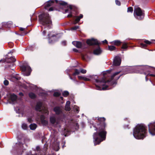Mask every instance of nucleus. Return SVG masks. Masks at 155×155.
Wrapping results in <instances>:
<instances>
[{"instance_id":"obj_1","label":"nucleus","mask_w":155,"mask_h":155,"mask_svg":"<svg viewBox=\"0 0 155 155\" xmlns=\"http://www.w3.org/2000/svg\"><path fill=\"white\" fill-rule=\"evenodd\" d=\"M98 123L92 125L90 127L97 131L93 135L94 145L98 144L105 140L107 132L105 131L106 124L104 122L105 119L104 117L98 118Z\"/></svg>"},{"instance_id":"obj_2","label":"nucleus","mask_w":155,"mask_h":155,"mask_svg":"<svg viewBox=\"0 0 155 155\" xmlns=\"http://www.w3.org/2000/svg\"><path fill=\"white\" fill-rule=\"evenodd\" d=\"M119 72H118L114 73L111 76V79L107 81L104 78H102L101 80L98 79V77L97 75H89L88 76V77L95 80V82L97 83L95 85L97 90H105L110 89L108 88V85H113L114 84L115 85L116 84V82H113L112 80L113 79L114 77L118 74Z\"/></svg>"},{"instance_id":"obj_3","label":"nucleus","mask_w":155,"mask_h":155,"mask_svg":"<svg viewBox=\"0 0 155 155\" xmlns=\"http://www.w3.org/2000/svg\"><path fill=\"white\" fill-rule=\"evenodd\" d=\"M133 134L135 138L143 139L147 136L146 127L143 124H138L134 129Z\"/></svg>"},{"instance_id":"obj_4","label":"nucleus","mask_w":155,"mask_h":155,"mask_svg":"<svg viewBox=\"0 0 155 155\" xmlns=\"http://www.w3.org/2000/svg\"><path fill=\"white\" fill-rule=\"evenodd\" d=\"M40 23L45 27L50 28L52 25V21L49 14L48 13H44L39 16Z\"/></svg>"},{"instance_id":"obj_5","label":"nucleus","mask_w":155,"mask_h":155,"mask_svg":"<svg viewBox=\"0 0 155 155\" xmlns=\"http://www.w3.org/2000/svg\"><path fill=\"white\" fill-rule=\"evenodd\" d=\"M55 3L56 4L58 3L60 5L63 6H65L67 5V3L62 1H60L59 2H58L57 0H50L45 3V9H47V8L50 6L54 5Z\"/></svg>"},{"instance_id":"obj_6","label":"nucleus","mask_w":155,"mask_h":155,"mask_svg":"<svg viewBox=\"0 0 155 155\" xmlns=\"http://www.w3.org/2000/svg\"><path fill=\"white\" fill-rule=\"evenodd\" d=\"M137 67H138V69H142L143 70L144 73L145 75H146V81H147V77L148 76H150L155 78V75L152 74H148L146 72V71H147L148 72H150L151 71V67H149L148 66H139Z\"/></svg>"},{"instance_id":"obj_7","label":"nucleus","mask_w":155,"mask_h":155,"mask_svg":"<svg viewBox=\"0 0 155 155\" xmlns=\"http://www.w3.org/2000/svg\"><path fill=\"white\" fill-rule=\"evenodd\" d=\"M42 106V104L41 102H37L35 108V110L37 111L41 112L42 114L48 115L49 113L48 110L45 107L41 109V107Z\"/></svg>"},{"instance_id":"obj_8","label":"nucleus","mask_w":155,"mask_h":155,"mask_svg":"<svg viewBox=\"0 0 155 155\" xmlns=\"http://www.w3.org/2000/svg\"><path fill=\"white\" fill-rule=\"evenodd\" d=\"M134 13V16L138 19H141L144 17L143 13L139 7L135 8Z\"/></svg>"},{"instance_id":"obj_9","label":"nucleus","mask_w":155,"mask_h":155,"mask_svg":"<svg viewBox=\"0 0 155 155\" xmlns=\"http://www.w3.org/2000/svg\"><path fill=\"white\" fill-rule=\"evenodd\" d=\"M21 69L22 71H26L27 72H25L24 74L25 76H29L30 75L31 70L28 64H24L21 67Z\"/></svg>"},{"instance_id":"obj_10","label":"nucleus","mask_w":155,"mask_h":155,"mask_svg":"<svg viewBox=\"0 0 155 155\" xmlns=\"http://www.w3.org/2000/svg\"><path fill=\"white\" fill-rule=\"evenodd\" d=\"M149 131L152 135H155V122L151 123L148 125Z\"/></svg>"},{"instance_id":"obj_11","label":"nucleus","mask_w":155,"mask_h":155,"mask_svg":"<svg viewBox=\"0 0 155 155\" xmlns=\"http://www.w3.org/2000/svg\"><path fill=\"white\" fill-rule=\"evenodd\" d=\"M121 59L119 56H116L114 58L113 61V65L115 66L120 65L121 63Z\"/></svg>"},{"instance_id":"obj_12","label":"nucleus","mask_w":155,"mask_h":155,"mask_svg":"<svg viewBox=\"0 0 155 155\" xmlns=\"http://www.w3.org/2000/svg\"><path fill=\"white\" fill-rule=\"evenodd\" d=\"M49 120L50 123L51 124H54L55 123L58 124H59V121L56 120V117L55 115H53L50 117Z\"/></svg>"},{"instance_id":"obj_13","label":"nucleus","mask_w":155,"mask_h":155,"mask_svg":"<svg viewBox=\"0 0 155 155\" xmlns=\"http://www.w3.org/2000/svg\"><path fill=\"white\" fill-rule=\"evenodd\" d=\"M87 43L88 45H97L98 44L97 41L96 39L94 38L88 39L87 41Z\"/></svg>"},{"instance_id":"obj_14","label":"nucleus","mask_w":155,"mask_h":155,"mask_svg":"<svg viewBox=\"0 0 155 155\" xmlns=\"http://www.w3.org/2000/svg\"><path fill=\"white\" fill-rule=\"evenodd\" d=\"M54 111L57 115L59 114L62 113V109L61 107L56 106L53 109Z\"/></svg>"},{"instance_id":"obj_15","label":"nucleus","mask_w":155,"mask_h":155,"mask_svg":"<svg viewBox=\"0 0 155 155\" xmlns=\"http://www.w3.org/2000/svg\"><path fill=\"white\" fill-rule=\"evenodd\" d=\"M41 122L42 124L44 126H46L48 125V122L47 120H45V117L43 115H41L40 116Z\"/></svg>"},{"instance_id":"obj_16","label":"nucleus","mask_w":155,"mask_h":155,"mask_svg":"<svg viewBox=\"0 0 155 155\" xmlns=\"http://www.w3.org/2000/svg\"><path fill=\"white\" fill-rule=\"evenodd\" d=\"M16 61V59L14 57H11L9 58H6L5 60H4V62H6L8 63H10L11 62H14Z\"/></svg>"},{"instance_id":"obj_17","label":"nucleus","mask_w":155,"mask_h":155,"mask_svg":"<svg viewBox=\"0 0 155 155\" xmlns=\"http://www.w3.org/2000/svg\"><path fill=\"white\" fill-rule=\"evenodd\" d=\"M144 42L146 43V44H143V43H141L140 44V47L145 48L147 46V45H146V44H147V45H150L151 43V42L149 41L148 40H145L144 41Z\"/></svg>"},{"instance_id":"obj_18","label":"nucleus","mask_w":155,"mask_h":155,"mask_svg":"<svg viewBox=\"0 0 155 155\" xmlns=\"http://www.w3.org/2000/svg\"><path fill=\"white\" fill-rule=\"evenodd\" d=\"M72 44L78 48H80L82 46V44L79 41H74L72 42Z\"/></svg>"},{"instance_id":"obj_19","label":"nucleus","mask_w":155,"mask_h":155,"mask_svg":"<svg viewBox=\"0 0 155 155\" xmlns=\"http://www.w3.org/2000/svg\"><path fill=\"white\" fill-rule=\"evenodd\" d=\"M76 18L74 22V24H76L79 21L80 19L83 17V15L81 14L79 16H76Z\"/></svg>"},{"instance_id":"obj_20","label":"nucleus","mask_w":155,"mask_h":155,"mask_svg":"<svg viewBox=\"0 0 155 155\" xmlns=\"http://www.w3.org/2000/svg\"><path fill=\"white\" fill-rule=\"evenodd\" d=\"M102 51L100 48L98 47L96 49L94 50V54L96 55H98L100 54L101 53Z\"/></svg>"},{"instance_id":"obj_21","label":"nucleus","mask_w":155,"mask_h":155,"mask_svg":"<svg viewBox=\"0 0 155 155\" xmlns=\"http://www.w3.org/2000/svg\"><path fill=\"white\" fill-rule=\"evenodd\" d=\"M12 25V23L9 22L3 23L2 26L6 28H10Z\"/></svg>"},{"instance_id":"obj_22","label":"nucleus","mask_w":155,"mask_h":155,"mask_svg":"<svg viewBox=\"0 0 155 155\" xmlns=\"http://www.w3.org/2000/svg\"><path fill=\"white\" fill-rule=\"evenodd\" d=\"M10 98L13 102L15 101L17 99V96L14 94H12L10 96Z\"/></svg>"},{"instance_id":"obj_23","label":"nucleus","mask_w":155,"mask_h":155,"mask_svg":"<svg viewBox=\"0 0 155 155\" xmlns=\"http://www.w3.org/2000/svg\"><path fill=\"white\" fill-rule=\"evenodd\" d=\"M121 42L119 40H115L111 42L112 44L114 45L117 46L121 44Z\"/></svg>"},{"instance_id":"obj_24","label":"nucleus","mask_w":155,"mask_h":155,"mask_svg":"<svg viewBox=\"0 0 155 155\" xmlns=\"http://www.w3.org/2000/svg\"><path fill=\"white\" fill-rule=\"evenodd\" d=\"M37 127V125L35 124H31L30 126L29 127L30 129L31 130H34L36 129Z\"/></svg>"},{"instance_id":"obj_25","label":"nucleus","mask_w":155,"mask_h":155,"mask_svg":"<svg viewBox=\"0 0 155 155\" xmlns=\"http://www.w3.org/2000/svg\"><path fill=\"white\" fill-rule=\"evenodd\" d=\"M51 32L50 33L48 34V38L49 39V43H52L53 42V41H51L50 38L51 37H54L55 36V35H52L51 34Z\"/></svg>"},{"instance_id":"obj_26","label":"nucleus","mask_w":155,"mask_h":155,"mask_svg":"<svg viewBox=\"0 0 155 155\" xmlns=\"http://www.w3.org/2000/svg\"><path fill=\"white\" fill-rule=\"evenodd\" d=\"M33 115H31L30 116H28L27 118L28 121L29 123H31L32 122L33 120L32 119Z\"/></svg>"},{"instance_id":"obj_27","label":"nucleus","mask_w":155,"mask_h":155,"mask_svg":"<svg viewBox=\"0 0 155 155\" xmlns=\"http://www.w3.org/2000/svg\"><path fill=\"white\" fill-rule=\"evenodd\" d=\"M20 77L18 76H12V78L11 79V80L14 81H13L14 79L18 80H20Z\"/></svg>"},{"instance_id":"obj_28","label":"nucleus","mask_w":155,"mask_h":155,"mask_svg":"<svg viewBox=\"0 0 155 155\" xmlns=\"http://www.w3.org/2000/svg\"><path fill=\"white\" fill-rule=\"evenodd\" d=\"M29 97L32 99H34L36 97L35 95L33 93H30L29 94Z\"/></svg>"},{"instance_id":"obj_29","label":"nucleus","mask_w":155,"mask_h":155,"mask_svg":"<svg viewBox=\"0 0 155 155\" xmlns=\"http://www.w3.org/2000/svg\"><path fill=\"white\" fill-rule=\"evenodd\" d=\"M18 144L19 145V147H20V149L21 150H22V152H21L20 153H19V154H22V153L24 152V151L25 150V149H24L22 148L23 147V144L22 143H19Z\"/></svg>"},{"instance_id":"obj_30","label":"nucleus","mask_w":155,"mask_h":155,"mask_svg":"<svg viewBox=\"0 0 155 155\" xmlns=\"http://www.w3.org/2000/svg\"><path fill=\"white\" fill-rule=\"evenodd\" d=\"M131 68L130 67L127 68L126 69V72H125L124 73V74H126L127 73H133V72L131 70Z\"/></svg>"},{"instance_id":"obj_31","label":"nucleus","mask_w":155,"mask_h":155,"mask_svg":"<svg viewBox=\"0 0 155 155\" xmlns=\"http://www.w3.org/2000/svg\"><path fill=\"white\" fill-rule=\"evenodd\" d=\"M75 72L73 74V75L74 76H75L76 75H78L80 73V70H78L77 69H75Z\"/></svg>"},{"instance_id":"obj_32","label":"nucleus","mask_w":155,"mask_h":155,"mask_svg":"<svg viewBox=\"0 0 155 155\" xmlns=\"http://www.w3.org/2000/svg\"><path fill=\"white\" fill-rule=\"evenodd\" d=\"M115 47L113 45L108 46V49L110 50L111 51H112L114 50H115Z\"/></svg>"},{"instance_id":"obj_33","label":"nucleus","mask_w":155,"mask_h":155,"mask_svg":"<svg viewBox=\"0 0 155 155\" xmlns=\"http://www.w3.org/2000/svg\"><path fill=\"white\" fill-rule=\"evenodd\" d=\"M69 92L67 91H65L62 93L63 96L64 97H67L69 95Z\"/></svg>"},{"instance_id":"obj_34","label":"nucleus","mask_w":155,"mask_h":155,"mask_svg":"<svg viewBox=\"0 0 155 155\" xmlns=\"http://www.w3.org/2000/svg\"><path fill=\"white\" fill-rule=\"evenodd\" d=\"M22 128L24 130H26L27 128V124L25 123H23L22 125Z\"/></svg>"},{"instance_id":"obj_35","label":"nucleus","mask_w":155,"mask_h":155,"mask_svg":"<svg viewBox=\"0 0 155 155\" xmlns=\"http://www.w3.org/2000/svg\"><path fill=\"white\" fill-rule=\"evenodd\" d=\"M61 94V93L59 92H55L54 93V96L55 97L59 96Z\"/></svg>"},{"instance_id":"obj_36","label":"nucleus","mask_w":155,"mask_h":155,"mask_svg":"<svg viewBox=\"0 0 155 155\" xmlns=\"http://www.w3.org/2000/svg\"><path fill=\"white\" fill-rule=\"evenodd\" d=\"M133 11V8L132 7H128L127 8V12H131L132 13Z\"/></svg>"},{"instance_id":"obj_37","label":"nucleus","mask_w":155,"mask_h":155,"mask_svg":"<svg viewBox=\"0 0 155 155\" xmlns=\"http://www.w3.org/2000/svg\"><path fill=\"white\" fill-rule=\"evenodd\" d=\"M80 72L82 74H85L87 71L86 70L83 69L82 68L80 69Z\"/></svg>"},{"instance_id":"obj_38","label":"nucleus","mask_w":155,"mask_h":155,"mask_svg":"<svg viewBox=\"0 0 155 155\" xmlns=\"http://www.w3.org/2000/svg\"><path fill=\"white\" fill-rule=\"evenodd\" d=\"M74 108L75 110L76 111L77 113H78L79 111V108L77 106H74Z\"/></svg>"},{"instance_id":"obj_39","label":"nucleus","mask_w":155,"mask_h":155,"mask_svg":"<svg viewBox=\"0 0 155 155\" xmlns=\"http://www.w3.org/2000/svg\"><path fill=\"white\" fill-rule=\"evenodd\" d=\"M71 108L70 107V106L66 105L65 106V110L67 111H70Z\"/></svg>"},{"instance_id":"obj_40","label":"nucleus","mask_w":155,"mask_h":155,"mask_svg":"<svg viewBox=\"0 0 155 155\" xmlns=\"http://www.w3.org/2000/svg\"><path fill=\"white\" fill-rule=\"evenodd\" d=\"M127 46L126 43H124L123 45L122 48L123 49H126L127 48Z\"/></svg>"},{"instance_id":"obj_41","label":"nucleus","mask_w":155,"mask_h":155,"mask_svg":"<svg viewBox=\"0 0 155 155\" xmlns=\"http://www.w3.org/2000/svg\"><path fill=\"white\" fill-rule=\"evenodd\" d=\"M66 72L68 74V75H69V77L70 78V79H71V80H73V79L70 76V75L68 73H69V72H70V70L69 69H67L66 71Z\"/></svg>"},{"instance_id":"obj_42","label":"nucleus","mask_w":155,"mask_h":155,"mask_svg":"<svg viewBox=\"0 0 155 155\" xmlns=\"http://www.w3.org/2000/svg\"><path fill=\"white\" fill-rule=\"evenodd\" d=\"M79 26H75L71 28V30H76L79 28Z\"/></svg>"},{"instance_id":"obj_43","label":"nucleus","mask_w":155,"mask_h":155,"mask_svg":"<svg viewBox=\"0 0 155 155\" xmlns=\"http://www.w3.org/2000/svg\"><path fill=\"white\" fill-rule=\"evenodd\" d=\"M4 84L5 85H8V80H5L4 81Z\"/></svg>"},{"instance_id":"obj_44","label":"nucleus","mask_w":155,"mask_h":155,"mask_svg":"<svg viewBox=\"0 0 155 155\" xmlns=\"http://www.w3.org/2000/svg\"><path fill=\"white\" fill-rule=\"evenodd\" d=\"M115 3L116 4L118 5H120V2L117 0H116L115 1Z\"/></svg>"},{"instance_id":"obj_45","label":"nucleus","mask_w":155,"mask_h":155,"mask_svg":"<svg viewBox=\"0 0 155 155\" xmlns=\"http://www.w3.org/2000/svg\"><path fill=\"white\" fill-rule=\"evenodd\" d=\"M83 80L85 81H90V79L89 78H87L86 77H84Z\"/></svg>"},{"instance_id":"obj_46","label":"nucleus","mask_w":155,"mask_h":155,"mask_svg":"<svg viewBox=\"0 0 155 155\" xmlns=\"http://www.w3.org/2000/svg\"><path fill=\"white\" fill-rule=\"evenodd\" d=\"M57 147L56 149L54 148V149L56 151H58V150L59 149V144H57Z\"/></svg>"},{"instance_id":"obj_47","label":"nucleus","mask_w":155,"mask_h":155,"mask_svg":"<svg viewBox=\"0 0 155 155\" xmlns=\"http://www.w3.org/2000/svg\"><path fill=\"white\" fill-rule=\"evenodd\" d=\"M70 101H68L66 103V105L70 106Z\"/></svg>"},{"instance_id":"obj_48","label":"nucleus","mask_w":155,"mask_h":155,"mask_svg":"<svg viewBox=\"0 0 155 155\" xmlns=\"http://www.w3.org/2000/svg\"><path fill=\"white\" fill-rule=\"evenodd\" d=\"M62 44L63 45H66V41H63L61 42Z\"/></svg>"},{"instance_id":"obj_49","label":"nucleus","mask_w":155,"mask_h":155,"mask_svg":"<svg viewBox=\"0 0 155 155\" xmlns=\"http://www.w3.org/2000/svg\"><path fill=\"white\" fill-rule=\"evenodd\" d=\"M15 64L13 63L11 64L8 65V66L9 68H11L12 66H14Z\"/></svg>"},{"instance_id":"obj_50","label":"nucleus","mask_w":155,"mask_h":155,"mask_svg":"<svg viewBox=\"0 0 155 155\" xmlns=\"http://www.w3.org/2000/svg\"><path fill=\"white\" fill-rule=\"evenodd\" d=\"M84 77L82 76H78V78L80 80H83V79Z\"/></svg>"},{"instance_id":"obj_51","label":"nucleus","mask_w":155,"mask_h":155,"mask_svg":"<svg viewBox=\"0 0 155 155\" xmlns=\"http://www.w3.org/2000/svg\"><path fill=\"white\" fill-rule=\"evenodd\" d=\"M25 28H20V30L21 31H25Z\"/></svg>"},{"instance_id":"obj_52","label":"nucleus","mask_w":155,"mask_h":155,"mask_svg":"<svg viewBox=\"0 0 155 155\" xmlns=\"http://www.w3.org/2000/svg\"><path fill=\"white\" fill-rule=\"evenodd\" d=\"M73 51L75 52H77L78 51V50L76 48L73 49Z\"/></svg>"},{"instance_id":"obj_53","label":"nucleus","mask_w":155,"mask_h":155,"mask_svg":"<svg viewBox=\"0 0 155 155\" xmlns=\"http://www.w3.org/2000/svg\"><path fill=\"white\" fill-rule=\"evenodd\" d=\"M53 10V9L52 8H49L48 11H52Z\"/></svg>"},{"instance_id":"obj_54","label":"nucleus","mask_w":155,"mask_h":155,"mask_svg":"<svg viewBox=\"0 0 155 155\" xmlns=\"http://www.w3.org/2000/svg\"><path fill=\"white\" fill-rule=\"evenodd\" d=\"M103 43H106L107 44V40H105L104 41H103Z\"/></svg>"},{"instance_id":"obj_55","label":"nucleus","mask_w":155,"mask_h":155,"mask_svg":"<svg viewBox=\"0 0 155 155\" xmlns=\"http://www.w3.org/2000/svg\"><path fill=\"white\" fill-rule=\"evenodd\" d=\"M46 32L45 31H43V34L44 35H45V34H46Z\"/></svg>"},{"instance_id":"obj_56","label":"nucleus","mask_w":155,"mask_h":155,"mask_svg":"<svg viewBox=\"0 0 155 155\" xmlns=\"http://www.w3.org/2000/svg\"><path fill=\"white\" fill-rule=\"evenodd\" d=\"M36 149L37 150H39L40 149V148L39 147L37 146V147L36 148Z\"/></svg>"},{"instance_id":"obj_57","label":"nucleus","mask_w":155,"mask_h":155,"mask_svg":"<svg viewBox=\"0 0 155 155\" xmlns=\"http://www.w3.org/2000/svg\"><path fill=\"white\" fill-rule=\"evenodd\" d=\"M69 9L71 10V9H72V7L71 5H70L69 6Z\"/></svg>"},{"instance_id":"obj_58","label":"nucleus","mask_w":155,"mask_h":155,"mask_svg":"<svg viewBox=\"0 0 155 155\" xmlns=\"http://www.w3.org/2000/svg\"><path fill=\"white\" fill-rule=\"evenodd\" d=\"M19 95H20V96H23V94L21 92H20L19 93Z\"/></svg>"},{"instance_id":"obj_59","label":"nucleus","mask_w":155,"mask_h":155,"mask_svg":"<svg viewBox=\"0 0 155 155\" xmlns=\"http://www.w3.org/2000/svg\"><path fill=\"white\" fill-rule=\"evenodd\" d=\"M68 17H72V15L71 14H69L68 15Z\"/></svg>"},{"instance_id":"obj_60","label":"nucleus","mask_w":155,"mask_h":155,"mask_svg":"<svg viewBox=\"0 0 155 155\" xmlns=\"http://www.w3.org/2000/svg\"><path fill=\"white\" fill-rule=\"evenodd\" d=\"M68 12V9H66V10H65V12H66H66Z\"/></svg>"},{"instance_id":"obj_61","label":"nucleus","mask_w":155,"mask_h":155,"mask_svg":"<svg viewBox=\"0 0 155 155\" xmlns=\"http://www.w3.org/2000/svg\"><path fill=\"white\" fill-rule=\"evenodd\" d=\"M110 70H108L106 71L107 73H109Z\"/></svg>"},{"instance_id":"obj_62","label":"nucleus","mask_w":155,"mask_h":155,"mask_svg":"<svg viewBox=\"0 0 155 155\" xmlns=\"http://www.w3.org/2000/svg\"><path fill=\"white\" fill-rule=\"evenodd\" d=\"M76 125L78 127V126H79V125H78V124H77V123H76Z\"/></svg>"},{"instance_id":"obj_63","label":"nucleus","mask_w":155,"mask_h":155,"mask_svg":"<svg viewBox=\"0 0 155 155\" xmlns=\"http://www.w3.org/2000/svg\"><path fill=\"white\" fill-rule=\"evenodd\" d=\"M120 76H119V77L117 78V79H118L120 78Z\"/></svg>"},{"instance_id":"obj_64","label":"nucleus","mask_w":155,"mask_h":155,"mask_svg":"<svg viewBox=\"0 0 155 155\" xmlns=\"http://www.w3.org/2000/svg\"><path fill=\"white\" fill-rule=\"evenodd\" d=\"M11 52H11V51H10V52H8V54H9L10 53H11Z\"/></svg>"}]
</instances>
